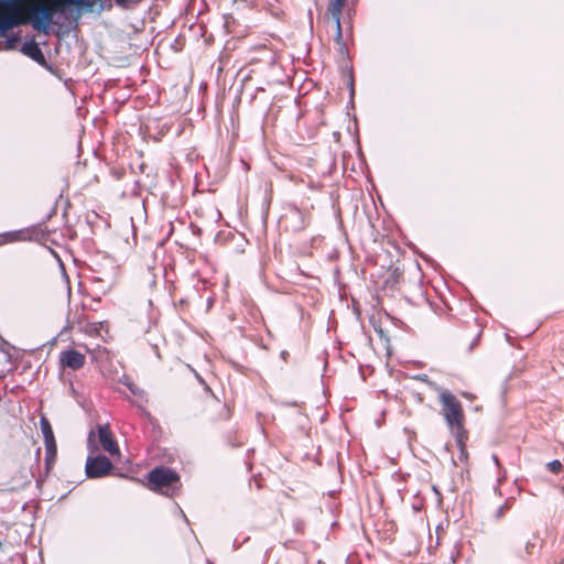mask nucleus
Instances as JSON below:
<instances>
[{
    "label": "nucleus",
    "mask_w": 564,
    "mask_h": 564,
    "mask_svg": "<svg viewBox=\"0 0 564 564\" xmlns=\"http://www.w3.org/2000/svg\"><path fill=\"white\" fill-rule=\"evenodd\" d=\"M74 0H55L51 4L30 6L21 21L44 35L64 37L78 28L79 18Z\"/></svg>",
    "instance_id": "obj_1"
},
{
    "label": "nucleus",
    "mask_w": 564,
    "mask_h": 564,
    "mask_svg": "<svg viewBox=\"0 0 564 564\" xmlns=\"http://www.w3.org/2000/svg\"><path fill=\"white\" fill-rule=\"evenodd\" d=\"M147 487L156 494L174 498L180 494L182 481L180 474L166 466H156L145 475Z\"/></svg>",
    "instance_id": "obj_2"
},
{
    "label": "nucleus",
    "mask_w": 564,
    "mask_h": 564,
    "mask_svg": "<svg viewBox=\"0 0 564 564\" xmlns=\"http://www.w3.org/2000/svg\"><path fill=\"white\" fill-rule=\"evenodd\" d=\"M538 533L527 525L516 527L506 540V549L516 557L528 561L529 557L539 553L536 545Z\"/></svg>",
    "instance_id": "obj_3"
},
{
    "label": "nucleus",
    "mask_w": 564,
    "mask_h": 564,
    "mask_svg": "<svg viewBox=\"0 0 564 564\" xmlns=\"http://www.w3.org/2000/svg\"><path fill=\"white\" fill-rule=\"evenodd\" d=\"M283 214L280 217V224L284 231L297 234L310 226L312 214L306 208H300L295 203L288 202L282 206Z\"/></svg>",
    "instance_id": "obj_4"
},
{
    "label": "nucleus",
    "mask_w": 564,
    "mask_h": 564,
    "mask_svg": "<svg viewBox=\"0 0 564 564\" xmlns=\"http://www.w3.org/2000/svg\"><path fill=\"white\" fill-rule=\"evenodd\" d=\"M438 400L442 404V414L447 426L465 421L463 405L451 391L441 390Z\"/></svg>",
    "instance_id": "obj_5"
},
{
    "label": "nucleus",
    "mask_w": 564,
    "mask_h": 564,
    "mask_svg": "<svg viewBox=\"0 0 564 564\" xmlns=\"http://www.w3.org/2000/svg\"><path fill=\"white\" fill-rule=\"evenodd\" d=\"M115 470V465L106 455L88 456L85 464V473L89 479H98L109 476Z\"/></svg>",
    "instance_id": "obj_6"
},
{
    "label": "nucleus",
    "mask_w": 564,
    "mask_h": 564,
    "mask_svg": "<svg viewBox=\"0 0 564 564\" xmlns=\"http://www.w3.org/2000/svg\"><path fill=\"white\" fill-rule=\"evenodd\" d=\"M99 263L89 265L88 270L91 272L89 280L94 284H100L99 289L105 293L111 289L113 284L115 268L111 265L109 270H101Z\"/></svg>",
    "instance_id": "obj_7"
},
{
    "label": "nucleus",
    "mask_w": 564,
    "mask_h": 564,
    "mask_svg": "<svg viewBox=\"0 0 564 564\" xmlns=\"http://www.w3.org/2000/svg\"><path fill=\"white\" fill-rule=\"evenodd\" d=\"M86 357L80 351L68 348L59 352V366L72 370H78L84 367Z\"/></svg>",
    "instance_id": "obj_8"
},
{
    "label": "nucleus",
    "mask_w": 564,
    "mask_h": 564,
    "mask_svg": "<svg viewBox=\"0 0 564 564\" xmlns=\"http://www.w3.org/2000/svg\"><path fill=\"white\" fill-rule=\"evenodd\" d=\"M98 441L110 455L119 453V446L108 424L97 426Z\"/></svg>",
    "instance_id": "obj_9"
},
{
    "label": "nucleus",
    "mask_w": 564,
    "mask_h": 564,
    "mask_svg": "<svg viewBox=\"0 0 564 564\" xmlns=\"http://www.w3.org/2000/svg\"><path fill=\"white\" fill-rule=\"evenodd\" d=\"M57 459V444L45 445V458H44V475L41 474L35 477V482L37 487H41L44 482L45 478L54 468V465Z\"/></svg>",
    "instance_id": "obj_10"
},
{
    "label": "nucleus",
    "mask_w": 564,
    "mask_h": 564,
    "mask_svg": "<svg viewBox=\"0 0 564 564\" xmlns=\"http://www.w3.org/2000/svg\"><path fill=\"white\" fill-rule=\"evenodd\" d=\"M20 52L23 53L25 56L30 57L34 62H36L39 65H44L45 63V55L40 46V44L35 41L34 37H31L30 40H26L22 43Z\"/></svg>",
    "instance_id": "obj_11"
},
{
    "label": "nucleus",
    "mask_w": 564,
    "mask_h": 564,
    "mask_svg": "<svg viewBox=\"0 0 564 564\" xmlns=\"http://www.w3.org/2000/svg\"><path fill=\"white\" fill-rule=\"evenodd\" d=\"M44 223L45 221L21 229L22 231L28 232V234L23 235L24 236L23 241H37V242L46 241L50 236V231L43 227Z\"/></svg>",
    "instance_id": "obj_12"
},
{
    "label": "nucleus",
    "mask_w": 564,
    "mask_h": 564,
    "mask_svg": "<svg viewBox=\"0 0 564 564\" xmlns=\"http://www.w3.org/2000/svg\"><path fill=\"white\" fill-rule=\"evenodd\" d=\"M24 14H18L12 17L9 14L0 15V36H3L6 32L17 25H25L20 22Z\"/></svg>",
    "instance_id": "obj_13"
},
{
    "label": "nucleus",
    "mask_w": 564,
    "mask_h": 564,
    "mask_svg": "<svg viewBox=\"0 0 564 564\" xmlns=\"http://www.w3.org/2000/svg\"><path fill=\"white\" fill-rule=\"evenodd\" d=\"M465 421L459 422L458 424L448 425L457 447H462L466 445L468 440V431L465 429Z\"/></svg>",
    "instance_id": "obj_14"
},
{
    "label": "nucleus",
    "mask_w": 564,
    "mask_h": 564,
    "mask_svg": "<svg viewBox=\"0 0 564 564\" xmlns=\"http://www.w3.org/2000/svg\"><path fill=\"white\" fill-rule=\"evenodd\" d=\"M40 427L43 434L44 445L56 444L52 424L45 415H41L40 417Z\"/></svg>",
    "instance_id": "obj_15"
},
{
    "label": "nucleus",
    "mask_w": 564,
    "mask_h": 564,
    "mask_svg": "<svg viewBox=\"0 0 564 564\" xmlns=\"http://www.w3.org/2000/svg\"><path fill=\"white\" fill-rule=\"evenodd\" d=\"M402 278H403L402 269H400L399 267L391 269L390 274L388 275L387 279H384V281L382 283V289L395 290L398 288V285L400 284Z\"/></svg>",
    "instance_id": "obj_16"
},
{
    "label": "nucleus",
    "mask_w": 564,
    "mask_h": 564,
    "mask_svg": "<svg viewBox=\"0 0 564 564\" xmlns=\"http://www.w3.org/2000/svg\"><path fill=\"white\" fill-rule=\"evenodd\" d=\"M347 0H329L327 11L334 22H338Z\"/></svg>",
    "instance_id": "obj_17"
},
{
    "label": "nucleus",
    "mask_w": 564,
    "mask_h": 564,
    "mask_svg": "<svg viewBox=\"0 0 564 564\" xmlns=\"http://www.w3.org/2000/svg\"><path fill=\"white\" fill-rule=\"evenodd\" d=\"M28 234L26 231L19 230H12V231H6L0 234V246L12 243L15 241H23L24 236Z\"/></svg>",
    "instance_id": "obj_18"
},
{
    "label": "nucleus",
    "mask_w": 564,
    "mask_h": 564,
    "mask_svg": "<svg viewBox=\"0 0 564 564\" xmlns=\"http://www.w3.org/2000/svg\"><path fill=\"white\" fill-rule=\"evenodd\" d=\"M77 11L76 14L80 19L84 13H91L95 11L97 0H74Z\"/></svg>",
    "instance_id": "obj_19"
},
{
    "label": "nucleus",
    "mask_w": 564,
    "mask_h": 564,
    "mask_svg": "<svg viewBox=\"0 0 564 564\" xmlns=\"http://www.w3.org/2000/svg\"><path fill=\"white\" fill-rule=\"evenodd\" d=\"M17 15L14 0H0V15Z\"/></svg>",
    "instance_id": "obj_20"
},
{
    "label": "nucleus",
    "mask_w": 564,
    "mask_h": 564,
    "mask_svg": "<svg viewBox=\"0 0 564 564\" xmlns=\"http://www.w3.org/2000/svg\"><path fill=\"white\" fill-rule=\"evenodd\" d=\"M546 469L554 475H560L564 471V466L558 459H553L546 464Z\"/></svg>",
    "instance_id": "obj_21"
},
{
    "label": "nucleus",
    "mask_w": 564,
    "mask_h": 564,
    "mask_svg": "<svg viewBox=\"0 0 564 564\" xmlns=\"http://www.w3.org/2000/svg\"><path fill=\"white\" fill-rule=\"evenodd\" d=\"M14 1H15V12L18 14L26 13L29 8L24 9V6H23L24 2H30V3H32V6L41 3L40 0H14Z\"/></svg>",
    "instance_id": "obj_22"
},
{
    "label": "nucleus",
    "mask_w": 564,
    "mask_h": 564,
    "mask_svg": "<svg viewBox=\"0 0 564 564\" xmlns=\"http://www.w3.org/2000/svg\"><path fill=\"white\" fill-rule=\"evenodd\" d=\"M334 23H335V37H334L335 43L337 45L345 44V41L343 39V29H341L340 20L338 22H334Z\"/></svg>",
    "instance_id": "obj_23"
},
{
    "label": "nucleus",
    "mask_w": 564,
    "mask_h": 564,
    "mask_svg": "<svg viewBox=\"0 0 564 564\" xmlns=\"http://www.w3.org/2000/svg\"><path fill=\"white\" fill-rule=\"evenodd\" d=\"M305 525H306L305 521H304V520H302V519H300V518H295V519H293V521H292L293 530H294V532H295V533H297V534H304V532H305Z\"/></svg>",
    "instance_id": "obj_24"
},
{
    "label": "nucleus",
    "mask_w": 564,
    "mask_h": 564,
    "mask_svg": "<svg viewBox=\"0 0 564 564\" xmlns=\"http://www.w3.org/2000/svg\"><path fill=\"white\" fill-rule=\"evenodd\" d=\"M347 75H348L347 86L349 88L350 98L352 99L354 96H355V78H354V73H352V67L351 66L348 69Z\"/></svg>",
    "instance_id": "obj_25"
},
{
    "label": "nucleus",
    "mask_w": 564,
    "mask_h": 564,
    "mask_svg": "<svg viewBox=\"0 0 564 564\" xmlns=\"http://www.w3.org/2000/svg\"><path fill=\"white\" fill-rule=\"evenodd\" d=\"M41 453H42L41 447H37V448L35 449V454H34V465H32V466H31V474H32V476H33L34 478L36 477V476H35V473H34V468H35L37 471H40V459H41ZM40 474H41V473H39V475H40Z\"/></svg>",
    "instance_id": "obj_26"
},
{
    "label": "nucleus",
    "mask_w": 564,
    "mask_h": 564,
    "mask_svg": "<svg viewBox=\"0 0 564 564\" xmlns=\"http://www.w3.org/2000/svg\"><path fill=\"white\" fill-rule=\"evenodd\" d=\"M122 383L129 389V391L133 395L141 397L144 392L141 388H139L137 384H134L131 381H123Z\"/></svg>",
    "instance_id": "obj_27"
},
{
    "label": "nucleus",
    "mask_w": 564,
    "mask_h": 564,
    "mask_svg": "<svg viewBox=\"0 0 564 564\" xmlns=\"http://www.w3.org/2000/svg\"><path fill=\"white\" fill-rule=\"evenodd\" d=\"M193 372H194V376L196 378V380L199 382V384H202L203 389L206 391V392H209L210 394H214L210 387L208 386V383L205 381V379L196 371L193 369Z\"/></svg>",
    "instance_id": "obj_28"
},
{
    "label": "nucleus",
    "mask_w": 564,
    "mask_h": 564,
    "mask_svg": "<svg viewBox=\"0 0 564 564\" xmlns=\"http://www.w3.org/2000/svg\"><path fill=\"white\" fill-rule=\"evenodd\" d=\"M510 507L511 506L508 500L503 505H501L496 511V520H500L505 516V512L510 509Z\"/></svg>",
    "instance_id": "obj_29"
},
{
    "label": "nucleus",
    "mask_w": 564,
    "mask_h": 564,
    "mask_svg": "<svg viewBox=\"0 0 564 564\" xmlns=\"http://www.w3.org/2000/svg\"><path fill=\"white\" fill-rule=\"evenodd\" d=\"M99 2L97 13H100L105 10H110L112 8V1L111 0H97Z\"/></svg>",
    "instance_id": "obj_30"
},
{
    "label": "nucleus",
    "mask_w": 564,
    "mask_h": 564,
    "mask_svg": "<svg viewBox=\"0 0 564 564\" xmlns=\"http://www.w3.org/2000/svg\"><path fill=\"white\" fill-rule=\"evenodd\" d=\"M87 444L90 451H95L97 448V445L95 443V432L90 431L87 438Z\"/></svg>",
    "instance_id": "obj_31"
},
{
    "label": "nucleus",
    "mask_w": 564,
    "mask_h": 564,
    "mask_svg": "<svg viewBox=\"0 0 564 564\" xmlns=\"http://www.w3.org/2000/svg\"><path fill=\"white\" fill-rule=\"evenodd\" d=\"M44 69H46L47 72H50L51 74H56L58 72V68L53 65L52 63H48L47 59L45 58V63L44 65H41Z\"/></svg>",
    "instance_id": "obj_32"
},
{
    "label": "nucleus",
    "mask_w": 564,
    "mask_h": 564,
    "mask_svg": "<svg viewBox=\"0 0 564 564\" xmlns=\"http://www.w3.org/2000/svg\"><path fill=\"white\" fill-rule=\"evenodd\" d=\"M10 348H14L13 346H11L7 340L2 339V347H1V351L7 354L8 355V358L9 360L11 359V355L9 352V349Z\"/></svg>",
    "instance_id": "obj_33"
},
{
    "label": "nucleus",
    "mask_w": 564,
    "mask_h": 564,
    "mask_svg": "<svg viewBox=\"0 0 564 564\" xmlns=\"http://www.w3.org/2000/svg\"><path fill=\"white\" fill-rule=\"evenodd\" d=\"M148 416H149V421L153 427V431H158L159 433H161V426L159 425L158 420L152 417L150 413H148Z\"/></svg>",
    "instance_id": "obj_34"
},
{
    "label": "nucleus",
    "mask_w": 564,
    "mask_h": 564,
    "mask_svg": "<svg viewBox=\"0 0 564 564\" xmlns=\"http://www.w3.org/2000/svg\"><path fill=\"white\" fill-rule=\"evenodd\" d=\"M338 53L343 57H348L349 56L348 46H347L346 43L341 44V45H338Z\"/></svg>",
    "instance_id": "obj_35"
},
{
    "label": "nucleus",
    "mask_w": 564,
    "mask_h": 564,
    "mask_svg": "<svg viewBox=\"0 0 564 564\" xmlns=\"http://www.w3.org/2000/svg\"><path fill=\"white\" fill-rule=\"evenodd\" d=\"M458 449H459V459L460 460L467 459L468 453H467V449H466V445H464L462 447H458Z\"/></svg>",
    "instance_id": "obj_36"
},
{
    "label": "nucleus",
    "mask_w": 564,
    "mask_h": 564,
    "mask_svg": "<svg viewBox=\"0 0 564 564\" xmlns=\"http://www.w3.org/2000/svg\"><path fill=\"white\" fill-rule=\"evenodd\" d=\"M375 330L378 333V335L380 336V338H386L388 340V338L384 336V333L382 330V328H377L375 327Z\"/></svg>",
    "instance_id": "obj_37"
},
{
    "label": "nucleus",
    "mask_w": 564,
    "mask_h": 564,
    "mask_svg": "<svg viewBox=\"0 0 564 564\" xmlns=\"http://www.w3.org/2000/svg\"><path fill=\"white\" fill-rule=\"evenodd\" d=\"M12 41H20V37L12 36V37L8 39V46H10V47L13 46Z\"/></svg>",
    "instance_id": "obj_38"
},
{
    "label": "nucleus",
    "mask_w": 564,
    "mask_h": 564,
    "mask_svg": "<svg viewBox=\"0 0 564 564\" xmlns=\"http://www.w3.org/2000/svg\"><path fill=\"white\" fill-rule=\"evenodd\" d=\"M479 336H480V333L477 335V337L470 344L469 349H468L469 351H471L474 349L475 345L477 344V340H478Z\"/></svg>",
    "instance_id": "obj_39"
},
{
    "label": "nucleus",
    "mask_w": 564,
    "mask_h": 564,
    "mask_svg": "<svg viewBox=\"0 0 564 564\" xmlns=\"http://www.w3.org/2000/svg\"><path fill=\"white\" fill-rule=\"evenodd\" d=\"M152 348H153V352H155V355L158 356V358H160V359H161L160 349H159L158 345H153V346H152Z\"/></svg>",
    "instance_id": "obj_40"
},
{
    "label": "nucleus",
    "mask_w": 564,
    "mask_h": 564,
    "mask_svg": "<svg viewBox=\"0 0 564 564\" xmlns=\"http://www.w3.org/2000/svg\"><path fill=\"white\" fill-rule=\"evenodd\" d=\"M280 356L283 360H286V358L289 357V352L286 350H282Z\"/></svg>",
    "instance_id": "obj_41"
},
{
    "label": "nucleus",
    "mask_w": 564,
    "mask_h": 564,
    "mask_svg": "<svg viewBox=\"0 0 564 564\" xmlns=\"http://www.w3.org/2000/svg\"><path fill=\"white\" fill-rule=\"evenodd\" d=\"M492 459H494V463H496L497 465H499V458L497 455H492Z\"/></svg>",
    "instance_id": "obj_42"
},
{
    "label": "nucleus",
    "mask_w": 564,
    "mask_h": 564,
    "mask_svg": "<svg viewBox=\"0 0 564 564\" xmlns=\"http://www.w3.org/2000/svg\"><path fill=\"white\" fill-rule=\"evenodd\" d=\"M433 490L434 492L437 495V496H441V492L438 491L437 487L436 486H433Z\"/></svg>",
    "instance_id": "obj_43"
},
{
    "label": "nucleus",
    "mask_w": 564,
    "mask_h": 564,
    "mask_svg": "<svg viewBox=\"0 0 564 564\" xmlns=\"http://www.w3.org/2000/svg\"><path fill=\"white\" fill-rule=\"evenodd\" d=\"M228 443H229V445H230L231 447H236V446H240V445H241L240 443H239V444H234V443H231L229 440H228Z\"/></svg>",
    "instance_id": "obj_44"
},
{
    "label": "nucleus",
    "mask_w": 564,
    "mask_h": 564,
    "mask_svg": "<svg viewBox=\"0 0 564 564\" xmlns=\"http://www.w3.org/2000/svg\"><path fill=\"white\" fill-rule=\"evenodd\" d=\"M267 217H268V210H265L264 215H263V223L265 224L267 223Z\"/></svg>",
    "instance_id": "obj_45"
},
{
    "label": "nucleus",
    "mask_w": 564,
    "mask_h": 564,
    "mask_svg": "<svg viewBox=\"0 0 564 564\" xmlns=\"http://www.w3.org/2000/svg\"><path fill=\"white\" fill-rule=\"evenodd\" d=\"M186 303H187V301H186V300H184V299H181V300H180V304H181V305H184V304H186Z\"/></svg>",
    "instance_id": "obj_46"
},
{
    "label": "nucleus",
    "mask_w": 564,
    "mask_h": 564,
    "mask_svg": "<svg viewBox=\"0 0 564 564\" xmlns=\"http://www.w3.org/2000/svg\"><path fill=\"white\" fill-rule=\"evenodd\" d=\"M288 404H289L290 406H296V405H297V403H296L295 401H294V402H290V403H288Z\"/></svg>",
    "instance_id": "obj_47"
},
{
    "label": "nucleus",
    "mask_w": 564,
    "mask_h": 564,
    "mask_svg": "<svg viewBox=\"0 0 564 564\" xmlns=\"http://www.w3.org/2000/svg\"><path fill=\"white\" fill-rule=\"evenodd\" d=\"M422 379H423L424 381H427V375H423V376H422Z\"/></svg>",
    "instance_id": "obj_48"
},
{
    "label": "nucleus",
    "mask_w": 564,
    "mask_h": 564,
    "mask_svg": "<svg viewBox=\"0 0 564 564\" xmlns=\"http://www.w3.org/2000/svg\"><path fill=\"white\" fill-rule=\"evenodd\" d=\"M181 512H182V517H184V519L187 521L185 513L182 510H181Z\"/></svg>",
    "instance_id": "obj_49"
}]
</instances>
